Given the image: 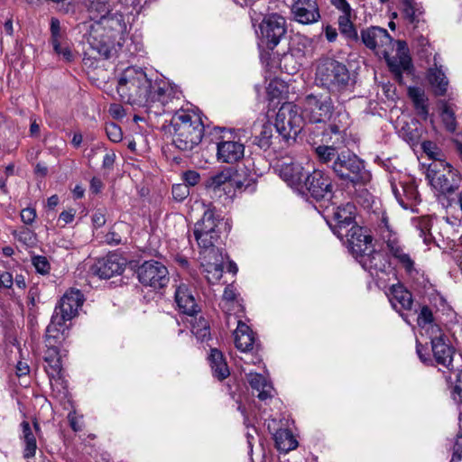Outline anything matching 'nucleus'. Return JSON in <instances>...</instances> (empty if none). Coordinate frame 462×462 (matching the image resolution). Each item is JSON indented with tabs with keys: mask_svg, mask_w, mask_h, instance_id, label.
<instances>
[{
	"mask_svg": "<svg viewBox=\"0 0 462 462\" xmlns=\"http://www.w3.org/2000/svg\"><path fill=\"white\" fill-rule=\"evenodd\" d=\"M75 214L76 210L73 208L62 211L59 216V220L62 221L64 225L69 224L74 220Z\"/></svg>",
	"mask_w": 462,
	"mask_h": 462,
	"instance_id": "62",
	"label": "nucleus"
},
{
	"mask_svg": "<svg viewBox=\"0 0 462 462\" xmlns=\"http://www.w3.org/2000/svg\"><path fill=\"white\" fill-rule=\"evenodd\" d=\"M397 52L395 56H390L389 52L383 56L391 72L394 75L396 79L402 80V73H410L412 69V63L406 43L402 41L397 42Z\"/></svg>",
	"mask_w": 462,
	"mask_h": 462,
	"instance_id": "24",
	"label": "nucleus"
},
{
	"mask_svg": "<svg viewBox=\"0 0 462 462\" xmlns=\"http://www.w3.org/2000/svg\"><path fill=\"white\" fill-rule=\"evenodd\" d=\"M208 361L214 377L222 381L229 375L230 373L226 359L218 349L211 348Z\"/></svg>",
	"mask_w": 462,
	"mask_h": 462,
	"instance_id": "37",
	"label": "nucleus"
},
{
	"mask_svg": "<svg viewBox=\"0 0 462 462\" xmlns=\"http://www.w3.org/2000/svg\"><path fill=\"white\" fill-rule=\"evenodd\" d=\"M291 12L294 20L302 24H312L320 19L317 0H291Z\"/></svg>",
	"mask_w": 462,
	"mask_h": 462,
	"instance_id": "22",
	"label": "nucleus"
},
{
	"mask_svg": "<svg viewBox=\"0 0 462 462\" xmlns=\"http://www.w3.org/2000/svg\"><path fill=\"white\" fill-rule=\"evenodd\" d=\"M84 302V296L79 290L70 289L66 291L60 299L59 306H57L52 314L50 324L48 325L49 338L59 335V330L65 332L68 329L67 321L71 320L78 313L79 309Z\"/></svg>",
	"mask_w": 462,
	"mask_h": 462,
	"instance_id": "8",
	"label": "nucleus"
},
{
	"mask_svg": "<svg viewBox=\"0 0 462 462\" xmlns=\"http://www.w3.org/2000/svg\"><path fill=\"white\" fill-rule=\"evenodd\" d=\"M409 97L411 99L414 108L428 102L423 89L418 87H411L408 89Z\"/></svg>",
	"mask_w": 462,
	"mask_h": 462,
	"instance_id": "50",
	"label": "nucleus"
},
{
	"mask_svg": "<svg viewBox=\"0 0 462 462\" xmlns=\"http://www.w3.org/2000/svg\"><path fill=\"white\" fill-rule=\"evenodd\" d=\"M274 130V125L271 123L264 124L259 135L255 137V143L263 150L270 149L272 146L271 139Z\"/></svg>",
	"mask_w": 462,
	"mask_h": 462,
	"instance_id": "46",
	"label": "nucleus"
},
{
	"mask_svg": "<svg viewBox=\"0 0 462 462\" xmlns=\"http://www.w3.org/2000/svg\"><path fill=\"white\" fill-rule=\"evenodd\" d=\"M451 165L444 161H437L429 164L427 177L431 185L444 194H450L457 188L454 180Z\"/></svg>",
	"mask_w": 462,
	"mask_h": 462,
	"instance_id": "13",
	"label": "nucleus"
},
{
	"mask_svg": "<svg viewBox=\"0 0 462 462\" xmlns=\"http://www.w3.org/2000/svg\"><path fill=\"white\" fill-rule=\"evenodd\" d=\"M450 462H462V434L456 439Z\"/></svg>",
	"mask_w": 462,
	"mask_h": 462,
	"instance_id": "58",
	"label": "nucleus"
},
{
	"mask_svg": "<svg viewBox=\"0 0 462 462\" xmlns=\"http://www.w3.org/2000/svg\"><path fill=\"white\" fill-rule=\"evenodd\" d=\"M303 188L309 191L310 195L317 201L322 199H330L333 195V185L330 176L322 171L314 170L308 173L303 180Z\"/></svg>",
	"mask_w": 462,
	"mask_h": 462,
	"instance_id": "16",
	"label": "nucleus"
},
{
	"mask_svg": "<svg viewBox=\"0 0 462 462\" xmlns=\"http://www.w3.org/2000/svg\"><path fill=\"white\" fill-rule=\"evenodd\" d=\"M386 295L393 309L397 312L411 309L413 303L411 293L402 284H393Z\"/></svg>",
	"mask_w": 462,
	"mask_h": 462,
	"instance_id": "31",
	"label": "nucleus"
},
{
	"mask_svg": "<svg viewBox=\"0 0 462 462\" xmlns=\"http://www.w3.org/2000/svg\"><path fill=\"white\" fill-rule=\"evenodd\" d=\"M20 216H21V220L25 225H31L36 217V211L32 208H26L21 211Z\"/></svg>",
	"mask_w": 462,
	"mask_h": 462,
	"instance_id": "60",
	"label": "nucleus"
},
{
	"mask_svg": "<svg viewBox=\"0 0 462 462\" xmlns=\"http://www.w3.org/2000/svg\"><path fill=\"white\" fill-rule=\"evenodd\" d=\"M441 119L446 129L451 133L456 130V117L453 109L447 102H441Z\"/></svg>",
	"mask_w": 462,
	"mask_h": 462,
	"instance_id": "48",
	"label": "nucleus"
},
{
	"mask_svg": "<svg viewBox=\"0 0 462 462\" xmlns=\"http://www.w3.org/2000/svg\"><path fill=\"white\" fill-rule=\"evenodd\" d=\"M182 180L189 188L193 187L199 182L200 175L196 171H187L182 174Z\"/></svg>",
	"mask_w": 462,
	"mask_h": 462,
	"instance_id": "57",
	"label": "nucleus"
},
{
	"mask_svg": "<svg viewBox=\"0 0 462 462\" xmlns=\"http://www.w3.org/2000/svg\"><path fill=\"white\" fill-rule=\"evenodd\" d=\"M32 263L38 273L45 275L50 273L51 264L45 256H33L32 258Z\"/></svg>",
	"mask_w": 462,
	"mask_h": 462,
	"instance_id": "52",
	"label": "nucleus"
},
{
	"mask_svg": "<svg viewBox=\"0 0 462 462\" xmlns=\"http://www.w3.org/2000/svg\"><path fill=\"white\" fill-rule=\"evenodd\" d=\"M417 321L421 328L429 327L432 335L441 332L439 327L433 324V314L428 306L421 307Z\"/></svg>",
	"mask_w": 462,
	"mask_h": 462,
	"instance_id": "45",
	"label": "nucleus"
},
{
	"mask_svg": "<svg viewBox=\"0 0 462 462\" xmlns=\"http://www.w3.org/2000/svg\"><path fill=\"white\" fill-rule=\"evenodd\" d=\"M186 322L189 324L192 334L199 341L206 342L211 338L209 323L202 316L198 318L197 315H191L186 318Z\"/></svg>",
	"mask_w": 462,
	"mask_h": 462,
	"instance_id": "36",
	"label": "nucleus"
},
{
	"mask_svg": "<svg viewBox=\"0 0 462 462\" xmlns=\"http://www.w3.org/2000/svg\"><path fill=\"white\" fill-rule=\"evenodd\" d=\"M274 440L277 449L285 453L295 449L298 446V441L289 430H277L274 434Z\"/></svg>",
	"mask_w": 462,
	"mask_h": 462,
	"instance_id": "39",
	"label": "nucleus"
},
{
	"mask_svg": "<svg viewBox=\"0 0 462 462\" xmlns=\"http://www.w3.org/2000/svg\"><path fill=\"white\" fill-rule=\"evenodd\" d=\"M330 2L331 5L341 13V14L353 13V9L346 0H330Z\"/></svg>",
	"mask_w": 462,
	"mask_h": 462,
	"instance_id": "59",
	"label": "nucleus"
},
{
	"mask_svg": "<svg viewBox=\"0 0 462 462\" xmlns=\"http://www.w3.org/2000/svg\"><path fill=\"white\" fill-rule=\"evenodd\" d=\"M116 90L123 102L147 111L154 109L156 115L170 114L173 110L171 104L178 102L181 96L176 86L136 66H129L121 72Z\"/></svg>",
	"mask_w": 462,
	"mask_h": 462,
	"instance_id": "1",
	"label": "nucleus"
},
{
	"mask_svg": "<svg viewBox=\"0 0 462 462\" xmlns=\"http://www.w3.org/2000/svg\"><path fill=\"white\" fill-rule=\"evenodd\" d=\"M88 16L94 23L91 26L99 27L100 23L114 11L110 0H88L86 4Z\"/></svg>",
	"mask_w": 462,
	"mask_h": 462,
	"instance_id": "32",
	"label": "nucleus"
},
{
	"mask_svg": "<svg viewBox=\"0 0 462 462\" xmlns=\"http://www.w3.org/2000/svg\"><path fill=\"white\" fill-rule=\"evenodd\" d=\"M331 168L338 178L355 185H365L372 179V174L365 168V162L349 151L341 152Z\"/></svg>",
	"mask_w": 462,
	"mask_h": 462,
	"instance_id": "7",
	"label": "nucleus"
},
{
	"mask_svg": "<svg viewBox=\"0 0 462 462\" xmlns=\"http://www.w3.org/2000/svg\"><path fill=\"white\" fill-rule=\"evenodd\" d=\"M105 241L108 245H117L121 244L122 239H121V236L117 233H116L114 231H110L106 235Z\"/></svg>",
	"mask_w": 462,
	"mask_h": 462,
	"instance_id": "63",
	"label": "nucleus"
},
{
	"mask_svg": "<svg viewBox=\"0 0 462 462\" xmlns=\"http://www.w3.org/2000/svg\"><path fill=\"white\" fill-rule=\"evenodd\" d=\"M21 434L20 439L23 448V457L26 459L35 457L37 450L36 436L30 425L26 420H23L20 424Z\"/></svg>",
	"mask_w": 462,
	"mask_h": 462,
	"instance_id": "35",
	"label": "nucleus"
},
{
	"mask_svg": "<svg viewBox=\"0 0 462 462\" xmlns=\"http://www.w3.org/2000/svg\"><path fill=\"white\" fill-rule=\"evenodd\" d=\"M402 14L410 23H415L420 21V16L423 14L421 5L413 0L402 1Z\"/></svg>",
	"mask_w": 462,
	"mask_h": 462,
	"instance_id": "43",
	"label": "nucleus"
},
{
	"mask_svg": "<svg viewBox=\"0 0 462 462\" xmlns=\"http://www.w3.org/2000/svg\"><path fill=\"white\" fill-rule=\"evenodd\" d=\"M353 16H355L353 13L340 14L338 16V28L346 38L356 41L358 33L352 21Z\"/></svg>",
	"mask_w": 462,
	"mask_h": 462,
	"instance_id": "41",
	"label": "nucleus"
},
{
	"mask_svg": "<svg viewBox=\"0 0 462 462\" xmlns=\"http://www.w3.org/2000/svg\"><path fill=\"white\" fill-rule=\"evenodd\" d=\"M48 328H46L45 344L47 351L44 361L47 363L46 372L50 377L53 396L60 402L72 406L69 393L66 382L62 378V361L60 353V346L65 340V332L59 330V335L53 332V337L49 338Z\"/></svg>",
	"mask_w": 462,
	"mask_h": 462,
	"instance_id": "4",
	"label": "nucleus"
},
{
	"mask_svg": "<svg viewBox=\"0 0 462 462\" xmlns=\"http://www.w3.org/2000/svg\"><path fill=\"white\" fill-rule=\"evenodd\" d=\"M194 238L197 241V244L200 249L199 253H204L208 251V253H216L223 251L221 247L218 246L220 236L217 237L210 238L209 233L200 237L197 232L193 231Z\"/></svg>",
	"mask_w": 462,
	"mask_h": 462,
	"instance_id": "42",
	"label": "nucleus"
},
{
	"mask_svg": "<svg viewBox=\"0 0 462 462\" xmlns=\"http://www.w3.org/2000/svg\"><path fill=\"white\" fill-rule=\"evenodd\" d=\"M421 148L423 152L429 156L430 159H432V162L437 161H442L440 157V150L439 147L431 141H424L421 143Z\"/></svg>",
	"mask_w": 462,
	"mask_h": 462,
	"instance_id": "53",
	"label": "nucleus"
},
{
	"mask_svg": "<svg viewBox=\"0 0 462 462\" xmlns=\"http://www.w3.org/2000/svg\"><path fill=\"white\" fill-rule=\"evenodd\" d=\"M304 121L302 112L300 113V108L296 105L284 103L276 114L274 125L297 137L302 129Z\"/></svg>",
	"mask_w": 462,
	"mask_h": 462,
	"instance_id": "14",
	"label": "nucleus"
},
{
	"mask_svg": "<svg viewBox=\"0 0 462 462\" xmlns=\"http://www.w3.org/2000/svg\"><path fill=\"white\" fill-rule=\"evenodd\" d=\"M221 218L217 214L215 208L208 207L203 213L200 220L194 226V232H197L200 237L209 233L210 238L220 236Z\"/></svg>",
	"mask_w": 462,
	"mask_h": 462,
	"instance_id": "28",
	"label": "nucleus"
},
{
	"mask_svg": "<svg viewBox=\"0 0 462 462\" xmlns=\"http://www.w3.org/2000/svg\"><path fill=\"white\" fill-rule=\"evenodd\" d=\"M365 271L373 278L381 280L383 276L391 271L390 262L386 254L381 251L370 250L361 254L357 260Z\"/></svg>",
	"mask_w": 462,
	"mask_h": 462,
	"instance_id": "18",
	"label": "nucleus"
},
{
	"mask_svg": "<svg viewBox=\"0 0 462 462\" xmlns=\"http://www.w3.org/2000/svg\"><path fill=\"white\" fill-rule=\"evenodd\" d=\"M324 32H325V36H326V39L329 42H333L337 40V29L334 28L333 26L331 25H327L324 29Z\"/></svg>",
	"mask_w": 462,
	"mask_h": 462,
	"instance_id": "64",
	"label": "nucleus"
},
{
	"mask_svg": "<svg viewBox=\"0 0 462 462\" xmlns=\"http://www.w3.org/2000/svg\"><path fill=\"white\" fill-rule=\"evenodd\" d=\"M456 383L451 387V397L453 401L458 405L462 406V371L456 374Z\"/></svg>",
	"mask_w": 462,
	"mask_h": 462,
	"instance_id": "51",
	"label": "nucleus"
},
{
	"mask_svg": "<svg viewBox=\"0 0 462 462\" xmlns=\"http://www.w3.org/2000/svg\"><path fill=\"white\" fill-rule=\"evenodd\" d=\"M51 37L49 42L68 40L66 28H62L60 22L56 17H51L50 21Z\"/></svg>",
	"mask_w": 462,
	"mask_h": 462,
	"instance_id": "49",
	"label": "nucleus"
},
{
	"mask_svg": "<svg viewBox=\"0 0 462 462\" xmlns=\"http://www.w3.org/2000/svg\"><path fill=\"white\" fill-rule=\"evenodd\" d=\"M14 284L13 275L8 272L0 273V288L9 289Z\"/></svg>",
	"mask_w": 462,
	"mask_h": 462,
	"instance_id": "61",
	"label": "nucleus"
},
{
	"mask_svg": "<svg viewBox=\"0 0 462 462\" xmlns=\"http://www.w3.org/2000/svg\"><path fill=\"white\" fill-rule=\"evenodd\" d=\"M217 142V159L223 163L233 164L244 158L245 145L240 141L224 140Z\"/></svg>",
	"mask_w": 462,
	"mask_h": 462,
	"instance_id": "26",
	"label": "nucleus"
},
{
	"mask_svg": "<svg viewBox=\"0 0 462 462\" xmlns=\"http://www.w3.org/2000/svg\"><path fill=\"white\" fill-rule=\"evenodd\" d=\"M206 186L208 189H212L214 190L220 189L223 187V189L226 190V186H236L238 189H241L239 182L232 178V172L230 169L223 170L207 180Z\"/></svg>",
	"mask_w": 462,
	"mask_h": 462,
	"instance_id": "38",
	"label": "nucleus"
},
{
	"mask_svg": "<svg viewBox=\"0 0 462 462\" xmlns=\"http://www.w3.org/2000/svg\"><path fill=\"white\" fill-rule=\"evenodd\" d=\"M247 381L252 389L257 393V397L261 401H265L273 396L274 389L273 384L261 374L248 373Z\"/></svg>",
	"mask_w": 462,
	"mask_h": 462,
	"instance_id": "33",
	"label": "nucleus"
},
{
	"mask_svg": "<svg viewBox=\"0 0 462 462\" xmlns=\"http://www.w3.org/2000/svg\"><path fill=\"white\" fill-rule=\"evenodd\" d=\"M275 171L279 176L291 188L296 189H303V180L307 174L300 163L289 159L278 162Z\"/></svg>",
	"mask_w": 462,
	"mask_h": 462,
	"instance_id": "21",
	"label": "nucleus"
},
{
	"mask_svg": "<svg viewBox=\"0 0 462 462\" xmlns=\"http://www.w3.org/2000/svg\"><path fill=\"white\" fill-rule=\"evenodd\" d=\"M220 306L226 315L227 326H230L232 318L243 317L244 307L236 299V290L232 285H227L225 288Z\"/></svg>",
	"mask_w": 462,
	"mask_h": 462,
	"instance_id": "30",
	"label": "nucleus"
},
{
	"mask_svg": "<svg viewBox=\"0 0 462 462\" xmlns=\"http://www.w3.org/2000/svg\"><path fill=\"white\" fill-rule=\"evenodd\" d=\"M68 420L73 431L79 432L82 430L84 426L83 417L78 415L74 409L69 412Z\"/></svg>",
	"mask_w": 462,
	"mask_h": 462,
	"instance_id": "56",
	"label": "nucleus"
},
{
	"mask_svg": "<svg viewBox=\"0 0 462 462\" xmlns=\"http://www.w3.org/2000/svg\"><path fill=\"white\" fill-rule=\"evenodd\" d=\"M360 36L365 46L377 55L386 56L392 49L393 38L386 29L370 26L363 29Z\"/></svg>",
	"mask_w": 462,
	"mask_h": 462,
	"instance_id": "17",
	"label": "nucleus"
},
{
	"mask_svg": "<svg viewBox=\"0 0 462 462\" xmlns=\"http://www.w3.org/2000/svg\"><path fill=\"white\" fill-rule=\"evenodd\" d=\"M356 208L351 202L337 207L333 211L332 219L328 223L334 235L342 236L352 226L356 225Z\"/></svg>",
	"mask_w": 462,
	"mask_h": 462,
	"instance_id": "20",
	"label": "nucleus"
},
{
	"mask_svg": "<svg viewBox=\"0 0 462 462\" xmlns=\"http://www.w3.org/2000/svg\"><path fill=\"white\" fill-rule=\"evenodd\" d=\"M128 32L127 23L125 16L118 11H113L106 21L100 23L99 27L91 26L90 36L97 40L100 37V43L105 48L104 53L108 52V46L116 43L123 46L126 42Z\"/></svg>",
	"mask_w": 462,
	"mask_h": 462,
	"instance_id": "6",
	"label": "nucleus"
},
{
	"mask_svg": "<svg viewBox=\"0 0 462 462\" xmlns=\"http://www.w3.org/2000/svg\"><path fill=\"white\" fill-rule=\"evenodd\" d=\"M138 281L145 287L159 291L167 286L170 275L167 267L161 262L150 260L143 262L136 271Z\"/></svg>",
	"mask_w": 462,
	"mask_h": 462,
	"instance_id": "11",
	"label": "nucleus"
},
{
	"mask_svg": "<svg viewBox=\"0 0 462 462\" xmlns=\"http://www.w3.org/2000/svg\"><path fill=\"white\" fill-rule=\"evenodd\" d=\"M286 31V20L278 14H266L259 24L261 41L270 50L279 44Z\"/></svg>",
	"mask_w": 462,
	"mask_h": 462,
	"instance_id": "12",
	"label": "nucleus"
},
{
	"mask_svg": "<svg viewBox=\"0 0 462 462\" xmlns=\"http://www.w3.org/2000/svg\"><path fill=\"white\" fill-rule=\"evenodd\" d=\"M173 116L171 120L172 127V144L183 152L191 151L202 140L204 124L201 117L189 109H177L174 103L171 104Z\"/></svg>",
	"mask_w": 462,
	"mask_h": 462,
	"instance_id": "3",
	"label": "nucleus"
},
{
	"mask_svg": "<svg viewBox=\"0 0 462 462\" xmlns=\"http://www.w3.org/2000/svg\"><path fill=\"white\" fill-rule=\"evenodd\" d=\"M106 133L108 137V139L114 143H118L123 138V133L116 124L115 123H108L106 125Z\"/></svg>",
	"mask_w": 462,
	"mask_h": 462,
	"instance_id": "55",
	"label": "nucleus"
},
{
	"mask_svg": "<svg viewBox=\"0 0 462 462\" xmlns=\"http://www.w3.org/2000/svg\"><path fill=\"white\" fill-rule=\"evenodd\" d=\"M315 82L329 93H342L350 86V72L344 63L323 58L316 67Z\"/></svg>",
	"mask_w": 462,
	"mask_h": 462,
	"instance_id": "5",
	"label": "nucleus"
},
{
	"mask_svg": "<svg viewBox=\"0 0 462 462\" xmlns=\"http://www.w3.org/2000/svg\"><path fill=\"white\" fill-rule=\"evenodd\" d=\"M300 110L305 121L310 124L327 123L328 129L337 136L342 137L349 125V115L343 109H336L330 94L310 93L300 101Z\"/></svg>",
	"mask_w": 462,
	"mask_h": 462,
	"instance_id": "2",
	"label": "nucleus"
},
{
	"mask_svg": "<svg viewBox=\"0 0 462 462\" xmlns=\"http://www.w3.org/2000/svg\"><path fill=\"white\" fill-rule=\"evenodd\" d=\"M274 129L271 139L272 146L270 147L273 152H280L295 143L296 137L292 134H290L286 131H282L276 127V125H274Z\"/></svg>",
	"mask_w": 462,
	"mask_h": 462,
	"instance_id": "40",
	"label": "nucleus"
},
{
	"mask_svg": "<svg viewBox=\"0 0 462 462\" xmlns=\"http://www.w3.org/2000/svg\"><path fill=\"white\" fill-rule=\"evenodd\" d=\"M349 249L356 261L373 246L368 230L358 225L352 226L342 236H337Z\"/></svg>",
	"mask_w": 462,
	"mask_h": 462,
	"instance_id": "15",
	"label": "nucleus"
},
{
	"mask_svg": "<svg viewBox=\"0 0 462 462\" xmlns=\"http://www.w3.org/2000/svg\"><path fill=\"white\" fill-rule=\"evenodd\" d=\"M173 199L178 202H182L189 195V188L187 184L178 183L174 184L171 189Z\"/></svg>",
	"mask_w": 462,
	"mask_h": 462,
	"instance_id": "54",
	"label": "nucleus"
},
{
	"mask_svg": "<svg viewBox=\"0 0 462 462\" xmlns=\"http://www.w3.org/2000/svg\"><path fill=\"white\" fill-rule=\"evenodd\" d=\"M393 194L400 206L404 209H411L419 202V192L413 181H399L396 183L391 180Z\"/></svg>",
	"mask_w": 462,
	"mask_h": 462,
	"instance_id": "25",
	"label": "nucleus"
},
{
	"mask_svg": "<svg viewBox=\"0 0 462 462\" xmlns=\"http://www.w3.org/2000/svg\"><path fill=\"white\" fill-rule=\"evenodd\" d=\"M242 317L234 319L237 326L234 332L236 347L241 352H253L257 347V342L254 331L241 319Z\"/></svg>",
	"mask_w": 462,
	"mask_h": 462,
	"instance_id": "29",
	"label": "nucleus"
},
{
	"mask_svg": "<svg viewBox=\"0 0 462 462\" xmlns=\"http://www.w3.org/2000/svg\"><path fill=\"white\" fill-rule=\"evenodd\" d=\"M431 352L433 357L426 353V348L417 341L416 352L420 360L425 365H440L448 370L453 369V347L446 342L442 332L430 336Z\"/></svg>",
	"mask_w": 462,
	"mask_h": 462,
	"instance_id": "10",
	"label": "nucleus"
},
{
	"mask_svg": "<svg viewBox=\"0 0 462 462\" xmlns=\"http://www.w3.org/2000/svg\"><path fill=\"white\" fill-rule=\"evenodd\" d=\"M125 267V260L117 254H109L98 259L92 266V273L100 279H109L121 274Z\"/></svg>",
	"mask_w": 462,
	"mask_h": 462,
	"instance_id": "23",
	"label": "nucleus"
},
{
	"mask_svg": "<svg viewBox=\"0 0 462 462\" xmlns=\"http://www.w3.org/2000/svg\"><path fill=\"white\" fill-rule=\"evenodd\" d=\"M50 44L51 45L53 51L57 55L60 56L64 61L71 62L74 60L75 56L70 49L69 39L50 42Z\"/></svg>",
	"mask_w": 462,
	"mask_h": 462,
	"instance_id": "47",
	"label": "nucleus"
},
{
	"mask_svg": "<svg viewBox=\"0 0 462 462\" xmlns=\"http://www.w3.org/2000/svg\"><path fill=\"white\" fill-rule=\"evenodd\" d=\"M201 272L208 283L217 282L223 276L225 255L223 251L199 253Z\"/></svg>",
	"mask_w": 462,
	"mask_h": 462,
	"instance_id": "19",
	"label": "nucleus"
},
{
	"mask_svg": "<svg viewBox=\"0 0 462 462\" xmlns=\"http://www.w3.org/2000/svg\"><path fill=\"white\" fill-rule=\"evenodd\" d=\"M175 302L179 310L188 317L198 315L200 308L195 297V291L185 283L180 284L175 291Z\"/></svg>",
	"mask_w": 462,
	"mask_h": 462,
	"instance_id": "27",
	"label": "nucleus"
},
{
	"mask_svg": "<svg viewBox=\"0 0 462 462\" xmlns=\"http://www.w3.org/2000/svg\"><path fill=\"white\" fill-rule=\"evenodd\" d=\"M315 152L320 162L326 164L331 163V165L334 163L335 160H337V155L340 154L334 145L325 144L317 146Z\"/></svg>",
	"mask_w": 462,
	"mask_h": 462,
	"instance_id": "44",
	"label": "nucleus"
},
{
	"mask_svg": "<svg viewBox=\"0 0 462 462\" xmlns=\"http://www.w3.org/2000/svg\"><path fill=\"white\" fill-rule=\"evenodd\" d=\"M376 232L380 239L386 244L392 256L404 269L407 275L413 278L415 274H418L419 272L414 266V261L404 252L397 233L392 228L388 217L384 214L382 215Z\"/></svg>",
	"mask_w": 462,
	"mask_h": 462,
	"instance_id": "9",
	"label": "nucleus"
},
{
	"mask_svg": "<svg viewBox=\"0 0 462 462\" xmlns=\"http://www.w3.org/2000/svg\"><path fill=\"white\" fill-rule=\"evenodd\" d=\"M427 80L436 96H444L448 87V79L441 66L430 68L427 72Z\"/></svg>",
	"mask_w": 462,
	"mask_h": 462,
	"instance_id": "34",
	"label": "nucleus"
}]
</instances>
